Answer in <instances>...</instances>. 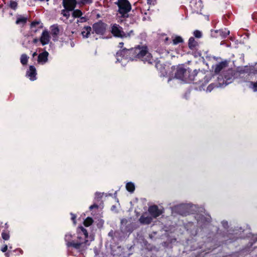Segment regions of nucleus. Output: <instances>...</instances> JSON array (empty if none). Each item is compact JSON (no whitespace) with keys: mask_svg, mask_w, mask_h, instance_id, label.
<instances>
[{"mask_svg":"<svg viewBox=\"0 0 257 257\" xmlns=\"http://www.w3.org/2000/svg\"><path fill=\"white\" fill-rule=\"evenodd\" d=\"M77 231L79 235L78 238L79 241L77 243L74 241L68 242L67 244L68 246H72L76 249L84 250L89 245L87 239L88 236V232L82 226L78 227Z\"/></svg>","mask_w":257,"mask_h":257,"instance_id":"1","label":"nucleus"},{"mask_svg":"<svg viewBox=\"0 0 257 257\" xmlns=\"http://www.w3.org/2000/svg\"><path fill=\"white\" fill-rule=\"evenodd\" d=\"M130 54L135 55L134 57L141 59L143 61L151 63L152 60L151 54L148 52L146 46H138L134 49L128 50Z\"/></svg>","mask_w":257,"mask_h":257,"instance_id":"2","label":"nucleus"},{"mask_svg":"<svg viewBox=\"0 0 257 257\" xmlns=\"http://www.w3.org/2000/svg\"><path fill=\"white\" fill-rule=\"evenodd\" d=\"M117 5L118 7V13L120 17L123 18L128 17V13L132 9L131 5L127 0H118Z\"/></svg>","mask_w":257,"mask_h":257,"instance_id":"3","label":"nucleus"},{"mask_svg":"<svg viewBox=\"0 0 257 257\" xmlns=\"http://www.w3.org/2000/svg\"><path fill=\"white\" fill-rule=\"evenodd\" d=\"M111 32L115 37L120 38H130L134 34L133 30H131L127 33L123 32L122 28L116 24L112 25Z\"/></svg>","mask_w":257,"mask_h":257,"instance_id":"4","label":"nucleus"},{"mask_svg":"<svg viewBox=\"0 0 257 257\" xmlns=\"http://www.w3.org/2000/svg\"><path fill=\"white\" fill-rule=\"evenodd\" d=\"M189 74V71L188 70L181 68L177 70L175 77L178 79L187 81L188 79H191L188 76Z\"/></svg>","mask_w":257,"mask_h":257,"instance_id":"5","label":"nucleus"},{"mask_svg":"<svg viewBox=\"0 0 257 257\" xmlns=\"http://www.w3.org/2000/svg\"><path fill=\"white\" fill-rule=\"evenodd\" d=\"M93 32L98 35H102L106 30V25L102 22L95 23L93 25Z\"/></svg>","mask_w":257,"mask_h":257,"instance_id":"6","label":"nucleus"},{"mask_svg":"<svg viewBox=\"0 0 257 257\" xmlns=\"http://www.w3.org/2000/svg\"><path fill=\"white\" fill-rule=\"evenodd\" d=\"M76 0H63V5L65 9L73 11L76 6Z\"/></svg>","mask_w":257,"mask_h":257,"instance_id":"7","label":"nucleus"},{"mask_svg":"<svg viewBox=\"0 0 257 257\" xmlns=\"http://www.w3.org/2000/svg\"><path fill=\"white\" fill-rule=\"evenodd\" d=\"M148 211L153 218H157L162 213V210H159L156 205L150 206Z\"/></svg>","mask_w":257,"mask_h":257,"instance_id":"8","label":"nucleus"},{"mask_svg":"<svg viewBox=\"0 0 257 257\" xmlns=\"http://www.w3.org/2000/svg\"><path fill=\"white\" fill-rule=\"evenodd\" d=\"M50 36L48 31L45 30L43 32L40 39V41L43 45H45L49 43Z\"/></svg>","mask_w":257,"mask_h":257,"instance_id":"9","label":"nucleus"},{"mask_svg":"<svg viewBox=\"0 0 257 257\" xmlns=\"http://www.w3.org/2000/svg\"><path fill=\"white\" fill-rule=\"evenodd\" d=\"M153 219V217L149 216L148 213H144L140 218L139 221L142 224H149L152 222Z\"/></svg>","mask_w":257,"mask_h":257,"instance_id":"10","label":"nucleus"},{"mask_svg":"<svg viewBox=\"0 0 257 257\" xmlns=\"http://www.w3.org/2000/svg\"><path fill=\"white\" fill-rule=\"evenodd\" d=\"M49 53L47 51L40 53L38 56V62L42 64H45L48 61Z\"/></svg>","mask_w":257,"mask_h":257,"instance_id":"11","label":"nucleus"},{"mask_svg":"<svg viewBox=\"0 0 257 257\" xmlns=\"http://www.w3.org/2000/svg\"><path fill=\"white\" fill-rule=\"evenodd\" d=\"M36 70L33 66H30L29 70L27 72V76H28L30 80H35L36 79Z\"/></svg>","mask_w":257,"mask_h":257,"instance_id":"12","label":"nucleus"},{"mask_svg":"<svg viewBox=\"0 0 257 257\" xmlns=\"http://www.w3.org/2000/svg\"><path fill=\"white\" fill-rule=\"evenodd\" d=\"M227 66V62L226 61L221 62L216 64L214 67V72L216 73H219L221 70Z\"/></svg>","mask_w":257,"mask_h":257,"instance_id":"13","label":"nucleus"},{"mask_svg":"<svg viewBox=\"0 0 257 257\" xmlns=\"http://www.w3.org/2000/svg\"><path fill=\"white\" fill-rule=\"evenodd\" d=\"M91 32V28L90 26L84 27L81 31V35L83 38H87L90 35Z\"/></svg>","mask_w":257,"mask_h":257,"instance_id":"14","label":"nucleus"},{"mask_svg":"<svg viewBox=\"0 0 257 257\" xmlns=\"http://www.w3.org/2000/svg\"><path fill=\"white\" fill-rule=\"evenodd\" d=\"M73 12L72 13V15L74 18H80L81 21V22L86 21V19L84 17H81L82 16V12L78 10H73Z\"/></svg>","mask_w":257,"mask_h":257,"instance_id":"15","label":"nucleus"},{"mask_svg":"<svg viewBox=\"0 0 257 257\" xmlns=\"http://www.w3.org/2000/svg\"><path fill=\"white\" fill-rule=\"evenodd\" d=\"M51 34L54 36H57L59 33V29L56 25H53L51 28Z\"/></svg>","mask_w":257,"mask_h":257,"instance_id":"16","label":"nucleus"},{"mask_svg":"<svg viewBox=\"0 0 257 257\" xmlns=\"http://www.w3.org/2000/svg\"><path fill=\"white\" fill-rule=\"evenodd\" d=\"M27 22V18L20 16V17L18 18L17 21H16V24L18 25H24Z\"/></svg>","mask_w":257,"mask_h":257,"instance_id":"17","label":"nucleus"},{"mask_svg":"<svg viewBox=\"0 0 257 257\" xmlns=\"http://www.w3.org/2000/svg\"><path fill=\"white\" fill-rule=\"evenodd\" d=\"M188 45L191 49H193L197 45V42L194 38L191 37L189 39Z\"/></svg>","mask_w":257,"mask_h":257,"instance_id":"18","label":"nucleus"},{"mask_svg":"<svg viewBox=\"0 0 257 257\" xmlns=\"http://www.w3.org/2000/svg\"><path fill=\"white\" fill-rule=\"evenodd\" d=\"M126 190L131 192H133L135 190V185L132 182L127 183L126 185Z\"/></svg>","mask_w":257,"mask_h":257,"instance_id":"19","label":"nucleus"},{"mask_svg":"<svg viewBox=\"0 0 257 257\" xmlns=\"http://www.w3.org/2000/svg\"><path fill=\"white\" fill-rule=\"evenodd\" d=\"M29 57L25 54H22L21 57V62L23 65L27 64Z\"/></svg>","mask_w":257,"mask_h":257,"instance_id":"20","label":"nucleus"},{"mask_svg":"<svg viewBox=\"0 0 257 257\" xmlns=\"http://www.w3.org/2000/svg\"><path fill=\"white\" fill-rule=\"evenodd\" d=\"M182 42L183 39L180 36H176L173 39V43L174 45H177L178 43H182Z\"/></svg>","mask_w":257,"mask_h":257,"instance_id":"21","label":"nucleus"},{"mask_svg":"<svg viewBox=\"0 0 257 257\" xmlns=\"http://www.w3.org/2000/svg\"><path fill=\"white\" fill-rule=\"evenodd\" d=\"M93 222V220L90 217H87L84 221V225L88 227L90 226Z\"/></svg>","mask_w":257,"mask_h":257,"instance_id":"22","label":"nucleus"},{"mask_svg":"<svg viewBox=\"0 0 257 257\" xmlns=\"http://www.w3.org/2000/svg\"><path fill=\"white\" fill-rule=\"evenodd\" d=\"M70 11L65 9L64 10H62L61 14L67 19H68L70 16Z\"/></svg>","mask_w":257,"mask_h":257,"instance_id":"23","label":"nucleus"},{"mask_svg":"<svg viewBox=\"0 0 257 257\" xmlns=\"http://www.w3.org/2000/svg\"><path fill=\"white\" fill-rule=\"evenodd\" d=\"M194 35L195 36V37L199 38L201 37L202 33L199 31L196 30L194 32Z\"/></svg>","mask_w":257,"mask_h":257,"instance_id":"24","label":"nucleus"},{"mask_svg":"<svg viewBox=\"0 0 257 257\" xmlns=\"http://www.w3.org/2000/svg\"><path fill=\"white\" fill-rule=\"evenodd\" d=\"M2 235L3 238L5 240H8L10 237L9 234L6 232H3Z\"/></svg>","mask_w":257,"mask_h":257,"instance_id":"25","label":"nucleus"},{"mask_svg":"<svg viewBox=\"0 0 257 257\" xmlns=\"http://www.w3.org/2000/svg\"><path fill=\"white\" fill-rule=\"evenodd\" d=\"M80 3L83 5L90 4L92 3V0H79Z\"/></svg>","mask_w":257,"mask_h":257,"instance_id":"26","label":"nucleus"},{"mask_svg":"<svg viewBox=\"0 0 257 257\" xmlns=\"http://www.w3.org/2000/svg\"><path fill=\"white\" fill-rule=\"evenodd\" d=\"M222 36L223 37H225L226 36H227V35H229V31L228 30H225L223 32L222 31Z\"/></svg>","mask_w":257,"mask_h":257,"instance_id":"27","label":"nucleus"},{"mask_svg":"<svg viewBox=\"0 0 257 257\" xmlns=\"http://www.w3.org/2000/svg\"><path fill=\"white\" fill-rule=\"evenodd\" d=\"M10 6L13 9H15L17 7V3L15 2H11L10 3Z\"/></svg>","mask_w":257,"mask_h":257,"instance_id":"28","label":"nucleus"},{"mask_svg":"<svg viewBox=\"0 0 257 257\" xmlns=\"http://www.w3.org/2000/svg\"><path fill=\"white\" fill-rule=\"evenodd\" d=\"M253 89L254 91H256L257 90V82L253 83Z\"/></svg>","mask_w":257,"mask_h":257,"instance_id":"29","label":"nucleus"},{"mask_svg":"<svg viewBox=\"0 0 257 257\" xmlns=\"http://www.w3.org/2000/svg\"><path fill=\"white\" fill-rule=\"evenodd\" d=\"M8 249V246L6 245L1 250L3 252H5Z\"/></svg>","mask_w":257,"mask_h":257,"instance_id":"30","label":"nucleus"},{"mask_svg":"<svg viewBox=\"0 0 257 257\" xmlns=\"http://www.w3.org/2000/svg\"><path fill=\"white\" fill-rule=\"evenodd\" d=\"M39 23L38 22H33L32 24H31V26L32 27L34 26H35L36 25H37Z\"/></svg>","mask_w":257,"mask_h":257,"instance_id":"31","label":"nucleus"},{"mask_svg":"<svg viewBox=\"0 0 257 257\" xmlns=\"http://www.w3.org/2000/svg\"><path fill=\"white\" fill-rule=\"evenodd\" d=\"M96 207H97V205H93L90 206L89 208H90V209H92L93 208Z\"/></svg>","mask_w":257,"mask_h":257,"instance_id":"32","label":"nucleus"},{"mask_svg":"<svg viewBox=\"0 0 257 257\" xmlns=\"http://www.w3.org/2000/svg\"><path fill=\"white\" fill-rule=\"evenodd\" d=\"M38 39H37V38H35V39H34L33 40V43H37V42H38Z\"/></svg>","mask_w":257,"mask_h":257,"instance_id":"33","label":"nucleus"},{"mask_svg":"<svg viewBox=\"0 0 257 257\" xmlns=\"http://www.w3.org/2000/svg\"><path fill=\"white\" fill-rule=\"evenodd\" d=\"M123 45V43H119V47L121 48L122 47Z\"/></svg>","mask_w":257,"mask_h":257,"instance_id":"34","label":"nucleus"},{"mask_svg":"<svg viewBox=\"0 0 257 257\" xmlns=\"http://www.w3.org/2000/svg\"><path fill=\"white\" fill-rule=\"evenodd\" d=\"M37 55L36 52H34L33 54V57H34L35 56Z\"/></svg>","mask_w":257,"mask_h":257,"instance_id":"35","label":"nucleus"},{"mask_svg":"<svg viewBox=\"0 0 257 257\" xmlns=\"http://www.w3.org/2000/svg\"><path fill=\"white\" fill-rule=\"evenodd\" d=\"M75 217H76L75 216H73V217H72V219H73V220H74V219H75Z\"/></svg>","mask_w":257,"mask_h":257,"instance_id":"36","label":"nucleus"},{"mask_svg":"<svg viewBox=\"0 0 257 257\" xmlns=\"http://www.w3.org/2000/svg\"><path fill=\"white\" fill-rule=\"evenodd\" d=\"M168 38H166V41H167V40H168Z\"/></svg>","mask_w":257,"mask_h":257,"instance_id":"37","label":"nucleus"}]
</instances>
